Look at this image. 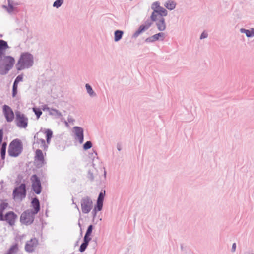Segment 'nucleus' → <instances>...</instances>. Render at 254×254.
Masks as SVG:
<instances>
[{"label":"nucleus","mask_w":254,"mask_h":254,"mask_svg":"<svg viewBox=\"0 0 254 254\" xmlns=\"http://www.w3.org/2000/svg\"><path fill=\"white\" fill-rule=\"evenodd\" d=\"M9 48L8 44L5 48L1 51L0 55V74L5 75L12 68L15 63V59L10 56H5V50Z\"/></svg>","instance_id":"1"},{"label":"nucleus","mask_w":254,"mask_h":254,"mask_svg":"<svg viewBox=\"0 0 254 254\" xmlns=\"http://www.w3.org/2000/svg\"><path fill=\"white\" fill-rule=\"evenodd\" d=\"M34 63V58L32 54L28 52L22 53L16 64L18 70H22L31 67Z\"/></svg>","instance_id":"2"},{"label":"nucleus","mask_w":254,"mask_h":254,"mask_svg":"<svg viewBox=\"0 0 254 254\" xmlns=\"http://www.w3.org/2000/svg\"><path fill=\"white\" fill-rule=\"evenodd\" d=\"M23 150L22 142L19 139H15L12 141L8 149V153L10 156L17 157Z\"/></svg>","instance_id":"3"},{"label":"nucleus","mask_w":254,"mask_h":254,"mask_svg":"<svg viewBox=\"0 0 254 254\" xmlns=\"http://www.w3.org/2000/svg\"><path fill=\"white\" fill-rule=\"evenodd\" d=\"M13 195L14 199L22 200L26 195V185L22 183L19 186L15 187L13 191Z\"/></svg>","instance_id":"4"},{"label":"nucleus","mask_w":254,"mask_h":254,"mask_svg":"<svg viewBox=\"0 0 254 254\" xmlns=\"http://www.w3.org/2000/svg\"><path fill=\"white\" fill-rule=\"evenodd\" d=\"M81 207L83 213H88L93 207V202L90 197L87 196L83 197L81 200Z\"/></svg>","instance_id":"5"},{"label":"nucleus","mask_w":254,"mask_h":254,"mask_svg":"<svg viewBox=\"0 0 254 254\" xmlns=\"http://www.w3.org/2000/svg\"><path fill=\"white\" fill-rule=\"evenodd\" d=\"M28 119L24 114L18 111L16 112L15 122L16 126L20 128H25L28 126Z\"/></svg>","instance_id":"6"},{"label":"nucleus","mask_w":254,"mask_h":254,"mask_svg":"<svg viewBox=\"0 0 254 254\" xmlns=\"http://www.w3.org/2000/svg\"><path fill=\"white\" fill-rule=\"evenodd\" d=\"M32 210H27L22 213L20 216V221L26 225H30L34 221V215Z\"/></svg>","instance_id":"7"},{"label":"nucleus","mask_w":254,"mask_h":254,"mask_svg":"<svg viewBox=\"0 0 254 254\" xmlns=\"http://www.w3.org/2000/svg\"><path fill=\"white\" fill-rule=\"evenodd\" d=\"M32 182V187L33 191L37 194H39L42 190V186L40 179L36 175H33L31 176Z\"/></svg>","instance_id":"8"},{"label":"nucleus","mask_w":254,"mask_h":254,"mask_svg":"<svg viewBox=\"0 0 254 254\" xmlns=\"http://www.w3.org/2000/svg\"><path fill=\"white\" fill-rule=\"evenodd\" d=\"M168 11L163 7H160L158 10H154L150 16L151 20L155 22L158 17H163L167 15Z\"/></svg>","instance_id":"9"},{"label":"nucleus","mask_w":254,"mask_h":254,"mask_svg":"<svg viewBox=\"0 0 254 254\" xmlns=\"http://www.w3.org/2000/svg\"><path fill=\"white\" fill-rule=\"evenodd\" d=\"M2 109L3 115L7 122H12L14 118V114L11 108L8 105H4L3 106Z\"/></svg>","instance_id":"10"},{"label":"nucleus","mask_w":254,"mask_h":254,"mask_svg":"<svg viewBox=\"0 0 254 254\" xmlns=\"http://www.w3.org/2000/svg\"><path fill=\"white\" fill-rule=\"evenodd\" d=\"M73 131L76 136V139H78L79 142L81 144L84 141V129L80 127H74Z\"/></svg>","instance_id":"11"},{"label":"nucleus","mask_w":254,"mask_h":254,"mask_svg":"<svg viewBox=\"0 0 254 254\" xmlns=\"http://www.w3.org/2000/svg\"><path fill=\"white\" fill-rule=\"evenodd\" d=\"M35 160L38 162L37 164V167H41L44 164V158L43 152L40 149H37L35 151Z\"/></svg>","instance_id":"12"},{"label":"nucleus","mask_w":254,"mask_h":254,"mask_svg":"<svg viewBox=\"0 0 254 254\" xmlns=\"http://www.w3.org/2000/svg\"><path fill=\"white\" fill-rule=\"evenodd\" d=\"M17 218V215L13 211H9L6 213L4 216V221H6L9 225L11 226L14 225L15 220Z\"/></svg>","instance_id":"13"},{"label":"nucleus","mask_w":254,"mask_h":254,"mask_svg":"<svg viewBox=\"0 0 254 254\" xmlns=\"http://www.w3.org/2000/svg\"><path fill=\"white\" fill-rule=\"evenodd\" d=\"M3 132V129H0V144H1L0 148V156L1 159L4 160L6 154V149L7 146V143L6 142H2Z\"/></svg>","instance_id":"14"},{"label":"nucleus","mask_w":254,"mask_h":254,"mask_svg":"<svg viewBox=\"0 0 254 254\" xmlns=\"http://www.w3.org/2000/svg\"><path fill=\"white\" fill-rule=\"evenodd\" d=\"M165 38V34L163 32H160L154 35L147 38L145 41L146 42H154L157 40H163Z\"/></svg>","instance_id":"15"},{"label":"nucleus","mask_w":254,"mask_h":254,"mask_svg":"<svg viewBox=\"0 0 254 254\" xmlns=\"http://www.w3.org/2000/svg\"><path fill=\"white\" fill-rule=\"evenodd\" d=\"M38 133H36L34 136V138L35 140L36 139V141L33 143L34 145L38 144L37 146L38 148H41L44 150H47L48 148V145L46 144V142L44 139H39L37 137Z\"/></svg>","instance_id":"16"},{"label":"nucleus","mask_w":254,"mask_h":254,"mask_svg":"<svg viewBox=\"0 0 254 254\" xmlns=\"http://www.w3.org/2000/svg\"><path fill=\"white\" fill-rule=\"evenodd\" d=\"M32 206L34 210H32L34 214H36L40 211V205L39 199L37 197H34L32 199L31 201Z\"/></svg>","instance_id":"17"},{"label":"nucleus","mask_w":254,"mask_h":254,"mask_svg":"<svg viewBox=\"0 0 254 254\" xmlns=\"http://www.w3.org/2000/svg\"><path fill=\"white\" fill-rule=\"evenodd\" d=\"M156 25L158 29L160 31H164L166 29L165 21L163 17H158Z\"/></svg>","instance_id":"18"},{"label":"nucleus","mask_w":254,"mask_h":254,"mask_svg":"<svg viewBox=\"0 0 254 254\" xmlns=\"http://www.w3.org/2000/svg\"><path fill=\"white\" fill-rule=\"evenodd\" d=\"M36 244L35 243V240L34 241L31 240L26 243L25 249L27 252H32L34 251V248L36 247Z\"/></svg>","instance_id":"19"},{"label":"nucleus","mask_w":254,"mask_h":254,"mask_svg":"<svg viewBox=\"0 0 254 254\" xmlns=\"http://www.w3.org/2000/svg\"><path fill=\"white\" fill-rule=\"evenodd\" d=\"M50 115L54 116L56 119H61L63 118L62 113L56 109L52 108L50 112Z\"/></svg>","instance_id":"20"},{"label":"nucleus","mask_w":254,"mask_h":254,"mask_svg":"<svg viewBox=\"0 0 254 254\" xmlns=\"http://www.w3.org/2000/svg\"><path fill=\"white\" fill-rule=\"evenodd\" d=\"M242 33H245L247 37H253L254 36V28H252L250 30L245 28H241L240 30Z\"/></svg>","instance_id":"21"},{"label":"nucleus","mask_w":254,"mask_h":254,"mask_svg":"<svg viewBox=\"0 0 254 254\" xmlns=\"http://www.w3.org/2000/svg\"><path fill=\"white\" fill-rule=\"evenodd\" d=\"M175 1L172 0H169L166 1L164 4L165 7L170 10L174 9L176 6Z\"/></svg>","instance_id":"22"},{"label":"nucleus","mask_w":254,"mask_h":254,"mask_svg":"<svg viewBox=\"0 0 254 254\" xmlns=\"http://www.w3.org/2000/svg\"><path fill=\"white\" fill-rule=\"evenodd\" d=\"M124 34V31L122 30H117L114 32V41L118 42L120 41Z\"/></svg>","instance_id":"23"},{"label":"nucleus","mask_w":254,"mask_h":254,"mask_svg":"<svg viewBox=\"0 0 254 254\" xmlns=\"http://www.w3.org/2000/svg\"><path fill=\"white\" fill-rule=\"evenodd\" d=\"M147 29L145 28L144 26V25H141L139 26L138 30L134 32V33L133 34L132 37L134 38H137L139 34H140L141 33L144 32V31L146 30Z\"/></svg>","instance_id":"24"},{"label":"nucleus","mask_w":254,"mask_h":254,"mask_svg":"<svg viewBox=\"0 0 254 254\" xmlns=\"http://www.w3.org/2000/svg\"><path fill=\"white\" fill-rule=\"evenodd\" d=\"M85 87L87 93L89 94L90 97L96 96V93L93 91L92 87L89 84H86Z\"/></svg>","instance_id":"25"},{"label":"nucleus","mask_w":254,"mask_h":254,"mask_svg":"<svg viewBox=\"0 0 254 254\" xmlns=\"http://www.w3.org/2000/svg\"><path fill=\"white\" fill-rule=\"evenodd\" d=\"M18 250V247L16 244L12 246L5 254H14Z\"/></svg>","instance_id":"26"},{"label":"nucleus","mask_w":254,"mask_h":254,"mask_svg":"<svg viewBox=\"0 0 254 254\" xmlns=\"http://www.w3.org/2000/svg\"><path fill=\"white\" fill-rule=\"evenodd\" d=\"M105 195V190H104L103 191H101L99 194L98 197L97 202L103 203Z\"/></svg>","instance_id":"27"},{"label":"nucleus","mask_w":254,"mask_h":254,"mask_svg":"<svg viewBox=\"0 0 254 254\" xmlns=\"http://www.w3.org/2000/svg\"><path fill=\"white\" fill-rule=\"evenodd\" d=\"M64 0H56L53 4V6L58 8L61 6L64 3Z\"/></svg>","instance_id":"28"},{"label":"nucleus","mask_w":254,"mask_h":254,"mask_svg":"<svg viewBox=\"0 0 254 254\" xmlns=\"http://www.w3.org/2000/svg\"><path fill=\"white\" fill-rule=\"evenodd\" d=\"M7 46V42L2 40L0 39V55L1 54V51L2 49L5 48Z\"/></svg>","instance_id":"29"},{"label":"nucleus","mask_w":254,"mask_h":254,"mask_svg":"<svg viewBox=\"0 0 254 254\" xmlns=\"http://www.w3.org/2000/svg\"><path fill=\"white\" fill-rule=\"evenodd\" d=\"M33 111L34 112L37 119H39L42 114L41 110L38 108H33Z\"/></svg>","instance_id":"30"},{"label":"nucleus","mask_w":254,"mask_h":254,"mask_svg":"<svg viewBox=\"0 0 254 254\" xmlns=\"http://www.w3.org/2000/svg\"><path fill=\"white\" fill-rule=\"evenodd\" d=\"M92 147V143L90 141L86 142L83 145V149L85 150H87Z\"/></svg>","instance_id":"31"},{"label":"nucleus","mask_w":254,"mask_h":254,"mask_svg":"<svg viewBox=\"0 0 254 254\" xmlns=\"http://www.w3.org/2000/svg\"><path fill=\"white\" fill-rule=\"evenodd\" d=\"M160 7V2L159 1L153 2L151 6V8L153 11H154V10H158Z\"/></svg>","instance_id":"32"},{"label":"nucleus","mask_w":254,"mask_h":254,"mask_svg":"<svg viewBox=\"0 0 254 254\" xmlns=\"http://www.w3.org/2000/svg\"><path fill=\"white\" fill-rule=\"evenodd\" d=\"M88 244H89L88 243L83 241V242L80 245V248L79 250V251L80 252H84L85 251V250L86 249Z\"/></svg>","instance_id":"33"},{"label":"nucleus","mask_w":254,"mask_h":254,"mask_svg":"<svg viewBox=\"0 0 254 254\" xmlns=\"http://www.w3.org/2000/svg\"><path fill=\"white\" fill-rule=\"evenodd\" d=\"M17 88H18V85L14 84H13L12 86V96L13 97H14L17 93Z\"/></svg>","instance_id":"34"},{"label":"nucleus","mask_w":254,"mask_h":254,"mask_svg":"<svg viewBox=\"0 0 254 254\" xmlns=\"http://www.w3.org/2000/svg\"><path fill=\"white\" fill-rule=\"evenodd\" d=\"M103 203L97 202L96 205L94 207V209L98 211H100L102 209Z\"/></svg>","instance_id":"35"},{"label":"nucleus","mask_w":254,"mask_h":254,"mask_svg":"<svg viewBox=\"0 0 254 254\" xmlns=\"http://www.w3.org/2000/svg\"><path fill=\"white\" fill-rule=\"evenodd\" d=\"M152 20L151 19H148L145 22L144 26L147 30L152 24Z\"/></svg>","instance_id":"36"},{"label":"nucleus","mask_w":254,"mask_h":254,"mask_svg":"<svg viewBox=\"0 0 254 254\" xmlns=\"http://www.w3.org/2000/svg\"><path fill=\"white\" fill-rule=\"evenodd\" d=\"M45 133L46 134V138L51 139L53 136V132L51 129H48L46 130Z\"/></svg>","instance_id":"37"},{"label":"nucleus","mask_w":254,"mask_h":254,"mask_svg":"<svg viewBox=\"0 0 254 254\" xmlns=\"http://www.w3.org/2000/svg\"><path fill=\"white\" fill-rule=\"evenodd\" d=\"M93 229V226L92 225H90L87 229L85 234L91 235L92 232V230Z\"/></svg>","instance_id":"38"},{"label":"nucleus","mask_w":254,"mask_h":254,"mask_svg":"<svg viewBox=\"0 0 254 254\" xmlns=\"http://www.w3.org/2000/svg\"><path fill=\"white\" fill-rule=\"evenodd\" d=\"M22 79H23L22 76L18 75L15 78L13 83L18 85L19 82L22 81Z\"/></svg>","instance_id":"39"},{"label":"nucleus","mask_w":254,"mask_h":254,"mask_svg":"<svg viewBox=\"0 0 254 254\" xmlns=\"http://www.w3.org/2000/svg\"><path fill=\"white\" fill-rule=\"evenodd\" d=\"M90 236L89 235L85 234L83 238V241L89 244V242L91 240Z\"/></svg>","instance_id":"40"},{"label":"nucleus","mask_w":254,"mask_h":254,"mask_svg":"<svg viewBox=\"0 0 254 254\" xmlns=\"http://www.w3.org/2000/svg\"><path fill=\"white\" fill-rule=\"evenodd\" d=\"M88 178L91 181H93L94 179L93 174L90 170H89L88 172Z\"/></svg>","instance_id":"41"},{"label":"nucleus","mask_w":254,"mask_h":254,"mask_svg":"<svg viewBox=\"0 0 254 254\" xmlns=\"http://www.w3.org/2000/svg\"><path fill=\"white\" fill-rule=\"evenodd\" d=\"M8 204L6 203H1L0 205V210L4 211L7 207Z\"/></svg>","instance_id":"42"},{"label":"nucleus","mask_w":254,"mask_h":254,"mask_svg":"<svg viewBox=\"0 0 254 254\" xmlns=\"http://www.w3.org/2000/svg\"><path fill=\"white\" fill-rule=\"evenodd\" d=\"M14 9V6H12L11 4L9 3L8 8L7 9V11L8 13H11Z\"/></svg>","instance_id":"43"},{"label":"nucleus","mask_w":254,"mask_h":254,"mask_svg":"<svg viewBox=\"0 0 254 254\" xmlns=\"http://www.w3.org/2000/svg\"><path fill=\"white\" fill-rule=\"evenodd\" d=\"M207 37H208V34L204 31L201 33V34L200 36V39H203L207 38Z\"/></svg>","instance_id":"44"},{"label":"nucleus","mask_w":254,"mask_h":254,"mask_svg":"<svg viewBox=\"0 0 254 254\" xmlns=\"http://www.w3.org/2000/svg\"><path fill=\"white\" fill-rule=\"evenodd\" d=\"M53 108H50L48 107L47 105H45L43 108V111H47L48 112L49 114H50V112H51V110Z\"/></svg>","instance_id":"45"},{"label":"nucleus","mask_w":254,"mask_h":254,"mask_svg":"<svg viewBox=\"0 0 254 254\" xmlns=\"http://www.w3.org/2000/svg\"><path fill=\"white\" fill-rule=\"evenodd\" d=\"M3 212V211L0 210V221H4V216Z\"/></svg>","instance_id":"46"},{"label":"nucleus","mask_w":254,"mask_h":254,"mask_svg":"<svg viewBox=\"0 0 254 254\" xmlns=\"http://www.w3.org/2000/svg\"><path fill=\"white\" fill-rule=\"evenodd\" d=\"M7 1H8V5H9V3L11 4V5L12 6L18 5V4L17 3L14 2V1L12 0H7Z\"/></svg>","instance_id":"47"},{"label":"nucleus","mask_w":254,"mask_h":254,"mask_svg":"<svg viewBox=\"0 0 254 254\" xmlns=\"http://www.w3.org/2000/svg\"><path fill=\"white\" fill-rule=\"evenodd\" d=\"M68 122L70 123H73V122L75 121L74 119H73L72 117L70 116L68 117L67 119Z\"/></svg>","instance_id":"48"},{"label":"nucleus","mask_w":254,"mask_h":254,"mask_svg":"<svg viewBox=\"0 0 254 254\" xmlns=\"http://www.w3.org/2000/svg\"><path fill=\"white\" fill-rule=\"evenodd\" d=\"M236 243H234L233 244L232 246V249H231L232 252H234L236 251Z\"/></svg>","instance_id":"49"},{"label":"nucleus","mask_w":254,"mask_h":254,"mask_svg":"<svg viewBox=\"0 0 254 254\" xmlns=\"http://www.w3.org/2000/svg\"><path fill=\"white\" fill-rule=\"evenodd\" d=\"M97 211H98L94 208V209L93 210V211L92 212L93 218H95L96 217V214H97Z\"/></svg>","instance_id":"50"},{"label":"nucleus","mask_w":254,"mask_h":254,"mask_svg":"<svg viewBox=\"0 0 254 254\" xmlns=\"http://www.w3.org/2000/svg\"><path fill=\"white\" fill-rule=\"evenodd\" d=\"M46 141L48 144H50L51 139H49L48 138H46Z\"/></svg>","instance_id":"51"},{"label":"nucleus","mask_w":254,"mask_h":254,"mask_svg":"<svg viewBox=\"0 0 254 254\" xmlns=\"http://www.w3.org/2000/svg\"><path fill=\"white\" fill-rule=\"evenodd\" d=\"M117 149L119 151H120L121 150V147L120 145L117 146Z\"/></svg>","instance_id":"52"},{"label":"nucleus","mask_w":254,"mask_h":254,"mask_svg":"<svg viewBox=\"0 0 254 254\" xmlns=\"http://www.w3.org/2000/svg\"><path fill=\"white\" fill-rule=\"evenodd\" d=\"M73 204H74L75 205V208H76L78 210H79V209L77 204L76 203H74V202H73Z\"/></svg>","instance_id":"53"},{"label":"nucleus","mask_w":254,"mask_h":254,"mask_svg":"<svg viewBox=\"0 0 254 254\" xmlns=\"http://www.w3.org/2000/svg\"><path fill=\"white\" fill-rule=\"evenodd\" d=\"M247 254H254V253L251 252H248Z\"/></svg>","instance_id":"54"},{"label":"nucleus","mask_w":254,"mask_h":254,"mask_svg":"<svg viewBox=\"0 0 254 254\" xmlns=\"http://www.w3.org/2000/svg\"><path fill=\"white\" fill-rule=\"evenodd\" d=\"M65 124L66 126H68V122H67L66 121L65 122Z\"/></svg>","instance_id":"55"},{"label":"nucleus","mask_w":254,"mask_h":254,"mask_svg":"<svg viewBox=\"0 0 254 254\" xmlns=\"http://www.w3.org/2000/svg\"><path fill=\"white\" fill-rule=\"evenodd\" d=\"M104 174L106 175V171L104 172Z\"/></svg>","instance_id":"56"}]
</instances>
